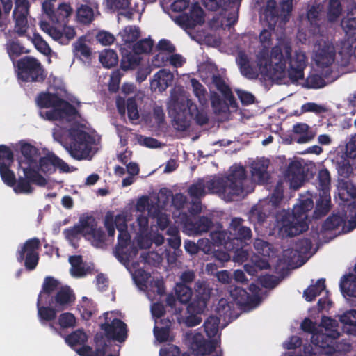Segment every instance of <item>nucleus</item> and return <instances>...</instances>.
Instances as JSON below:
<instances>
[{
    "instance_id": "18",
    "label": "nucleus",
    "mask_w": 356,
    "mask_h": 356,
    "mask_svg": "<svg viewBox=\"0 0 356 356\" xmlns=\"http://www.w3.org/2000/svg\"><path fill=\"white\" fill-rule=\"evenodd\" d=\"M3 6L5 14H8L12 8L11 0H1ZM29 2L26 0H15V8L13 11V17L15 22L16 31L22 35L26 31L27 15L29 14Z\"/></svg>"
},
{
    "instance_id": "57",
    "label": "nucleus",
    "mask_w": 356,
    "mask_h": 356,
    "mask_svg": "<svg viewBox=\"0 0 356 356\" xmlns=\"http://www.w3.org/2000/svg\"><path fill=\"white\" fill-rule=\"evenodd\" d=\"M76 15L80 22L89 24L93 20L95 13L88 6L82 5L77 9Z\"/></svg>"
},
{
    "instance_id": "56",
    "label": "nucleus",
    "mask_w": 356,
    "mask_h": 356,
    "mask_svg": "<svg viewBox=\"0 0 356 356\" xmlns=\"http://www.w3.org/2000/svg\"><path fill=\"white\" fill-rule=\"evenodd\" d=\"M69 262L71 264L70 273L72 276L79 277L86 274V270L83 266L81 257H70Z\"/></svg>"
},
{
    "instance_id": "47",
    "label": "nucleus",
    "mask_w": 356,
    "mask_h": 356,
    "mask_svg": "<svg viewBox=\"0 0 356 356\" xmlns=\"http://www.w3.org/2000/svg\"><path fill=\"white\" fill-rule=\"evenodd\" d=\"M325 280L324 278L319 279L315 284L310 285L304 291L303 296L308 302L313 301L316 297L319 296L321 293L325 289Z\"/></svg>"
},
{
    "instance_id": "16",
    "label": "nucleus",
    "mask_w": 356,
    "mask_h": 356,
    "mask_svg": "<svg viewBox=\"0 0 356 356\" xmlns=\"http://www.w3.org/2000/svg\"><path fill=\"white\" fill-rule=\"evenodd\" d=\"M243 220L240 218L232 220L229 232L224 229V249H233V245L248 244L247 241L252 238V231L250 227L242 225Z\"/></svg>"
},
{
    "instance_id": "64",
    "label": "nucleus",
    "mask_w": 356,
    "mask_h": 356,
    "mask_svg": "<svg viewBox=\"0 0 356 356\" xmlns=\"http://www.w3.org/2000/svg\"><path fill=\"white\" fill-rule=\"evenodd\" d=\"M58 323L63 328L73 327L76 325V319L73 314L65 312L60 315Z\"/></svg>"
},
{
    "instance_id": "34",
    "label": "nucleus",
    "mask_w": 356,
    "mask_h": 356,
    "mask_svg": "<svg viewBox=\"0 0 356 356\" xmlns=\"http://www.w3.org/2000/svg\"><path fill=\"white\" fill-rule=\"evenodd\" d=\"M284 176L285 179L294 184H301L305 179L301 163L297 161H291L286 169Z\"/></svg>"
},
{
    "instance_id": "52",
    "label": "nucleus",
    "mask_w": 356,
    "mask_h": 356,
    "mask_svg": "<svg viewBox=\"0 0 356 356\" xmlns=\"http://www.w3.org/2000/svg\"><path fill=\"white\" fill-rule=\"evenodd\" d=\"M330 174L327 169L319 170L317 176L318 186L317 188L319 193H330Z\"/></svg>"
},
{
    "instance_id": "8",
    "label": "nucleus",
    "mask_w": 356,
    "mask_h": 356,
    "mask_svg": "<svg viewBox=\"0 0 356 356\" xmlns=\"http://www.w3.org/2000/svg\"><path fill=\"white\" fill-rule=\"evenodd\" d=\"M220 318L215 316H210L204 322V330L208 337L211 339L210 341H206L200 333L186 334L191 349L196 356H207L215 350L216 342L220 337Z\"/></svg>"
},
{
    "instance_id": "46",
    "label": "nucleus",
    "mask_w": 356,
    "mask_h": 356,
    "mask_svg": "<svg viewBox=\"0 0 356 356\" xmlns=\"http://www.w3.org/2000/svg\"><path fill=\"white\" fill-rule=\"evenodd\" d=\"M342 292L350 297L356 296V277L352 274L343 275L340 280Z\"/></svg>"
},
{
    "instance_id": "21",
    "label": "nucleus",
    "mask_w": 356,
    "mask_h": 356,
    "mask_svg": "<svg viewBox=\"0 0 356 356\" xmlns=\"http://www.w3.org/2000/svg\"><path fill=\"white\" fill-rule=\"evenodd\" d=\"M39 244L38 239H29L17 250V260L19 261L24 260L25 266L28 270H33L38 264Z\"/></svg>"
},
{
    "instance_id": "53",
    "label": "nucleus",
    "mask_w": 356,
    "mask_h": 356,
    "mask_svg": "<svg viewBox=\"0 0 356 356\" xmlns=\"http://www.w3.org/2000/svg\"><path fill=\"white\" fill-rule=\"evenodd\" d=\"M248 244H241L233 245V249L226 250L227 252H232V259L234 262L242 264L247 261L249 257V252L245 247Z\"/></svg>"
},
{
    "instance_id": "36",
    "label": "nucleus",
    "mask_w": 356,
    "mask_h": 356,
    "mask_svg": "<svg viewBox=\"0 0 356 356\" xmlns=\"http://www.w3.org/2000/svg\"><path fill=\"white\" fill-rule=\"evenodd\" d=\"M236 63L243 76L248 79H257L258 77L257 69L250 65L248 56L244 52H239L236 58Z\"/></svg>"
},
{
    "instance_id": "24",
    "label": "nucleus",
    "mask_w": 356,
    "mask_h": 356,
    "mask_svg": "<svg viewBox=\"0 0 356 356\" xmlns=\"http://www.w3.org/2000/svg\"><path fill=\"white\" fill-rule=\"evenodd\" d=\"M222 187V181L220 177H213L207 181L199 180L188 188V193L195 198L204 196L207 192L218 193Z\"/></svg>"
},
{
    "instance_id": "27",
    "label": "nucleus",
    "mask_w": 356,
    "mask_h": 356,
    "mask_svg": "<svg viewBox=\"0 0 356 356\" xmlns=\"http://www.w3.org/2000/svg\"><path fill=\"white\" fill-rule=\"evenodd\" d=\"M50 305H54L57 311H62L70 307L75 300V296L70 287L61 286L54 298H49Z\"/></svg>"
},
{
    "instance_id": "10",
    "label": "nucleus",
    "mask_w": 356,
    "mask_h": 356,
    "mask_svg": "<svg viewBox=\"0 0 356 356\" xmlns=\"http://www.w3.org/2000/svg\"><path fill=\"white\" fill-rule=\"evenodd\" d=\"M228 295L224 298V320L225 315L229 316L232 320L238 316L236 309H241L246 307H251L257 304L259 300L258 296H252L245 289L234 285L229 286Z\"/></svg>"
},
{
    "instance_id": "23",
    "label": "nucleus",
    "mask_w": 356,
    "mask_h": 356,
    "mask_svg": "<svg viewBox=\"0 0 356 356\" xmlns=\"http://www.w3.org/2000/svg\"><path fill=\"white\" fill-rule=\"evenodd\" d=\"M40 27L54 40L62 44H67L70 40L74 38L76 34L74 28L72 26L64 25L60 30L43 20L40 21Z\"/></svg>"
},
{
    "instance_id": "33",
    "label": "nucleus",
    "mask_w": 356,
    "mask_h": 356,
    "mask_svg": "<svg viewBox=\"0 0 356 356\" xmlns=\"http://www.w3.org/2000/svg\"><path fill=\"white\" fill-rule=\"evenodd\" d=\"M242 0H224V19H226L229 30L238 20V13Z\"/></svg>"
},
{
    "instance_id": "13",
    "label": "nucleus",
    "mask_w": 356,
    "mask_h": 356,
    "mask_svg": "<svg viewBox=\"0 0 356 356\" xmlns=\"http://www.w3.org/2000/svg\"><path fill=\"white\" fill-rule=\"evenodd\" d=\"M248 181L247 172L243 166H232L226 179H224V200L232 201L239 196H243Z\"/></svg>"
},
{
    "instance_id": "7",
    "label": "nucleus",
    "mask_w": 356,
    "mask_h": 356,
    "mask_svg": "<svg viewBox=\"0 0 356 356\" xmlns=\"http://www.w3.org/2000/svg\"><path fill=\"white\" fill-rule=\"evenodd\" d=\"M135 209L136 212L140 213L137 215L136 225L133 227L136 232V241L140 249L149 248L152 243L156 245H161L164 241V237L152 230L149 231L148 219L147 216L143 214L146 211L149 215L154 214L157 209L153 205V202L148 196H141L136 201Z\"/></svg>"
},
{
    "instance_id": "37",
    "label": "nucleus",
    "mask_w": 356,
    "mask_h": 356,
    "mask_svg": "<svg viewBox=\"0 0 356 356\" xmlns=\"http://www.w3.org/2000/svg\"><path fill=\"white\" fill-rule=\"evenodd\" d=\"M331 208V197L330 193H319L316 200V207L313 213V218L319 219L325 216Z\"/></svg>"
},
{
    "instance_id": "29",
    "label": "nucleus",
    "mask_w": 356,
    "mask_h": 356,
    "mask_svg": "<svg viewBox=\"0 0 356 356\" xmlns=\"http://www.w3.org/2000/svg\"><path fill=\"white\" fill-rule=\"evenodd\" d=\"M312 245V241L309 238L298 239L294 244V248L284 250L283 257L286 261L290 263L296 256L309 253Z\"/></svg>"
},
{
    "instance_id": "28",
    "label": "nucleus",
    "mask_w": 356,
    "mask_h": 356,
    "mask_svg": "<svg viewBox=\"0 0 356 356\" xmlns=\"http://www.w3.org/2000/svg\"><path fill=\"white\" fill-rule=\"evenodd\" d=\"M210 240L202 238L198 241L200 250L206 254L213 253L216 248H220L222 243V227L218 226L216 230H212L210 234Z\"/></svg>"
},
{
    "instance_id": "17",
    "label": "nucleus",
    "mask_w": 356,
    "mask_h": 356,
    "mask_svg": "<svg viewBox=\"0 0 356 356\" xmlns=\"http://www.w3.org/2000/svg\"><path fill=\"white\" fill-rule=\"evenodd\" d=\"M18 79L23 81H40L44 78V71L35 58L26 56L17 63Z\"/></svg>"
},
{
    "instance_id": "9",
    "label": "nucleus",
    "mask_w": 356,
    "mask_h": 356,
    "mask_svg": "<svg viewBox=\"0 0 356 356\" xmlns=\"http://www.w3.org/2000/svg\"><path fill=\"white\" fill-rule=\"evenodd\" d=\"M65 238L70 244L76 247L79 234H82L93 246L102 247L105 242V236L92 217L81 218L79 225L64 232Z\"/></svg>"
},
{
    "instance_id": "4",
    "label": "nucleus",
    "mask_w": 356,
    "mask_h": 356,
    "mask_svg": "<svg viewBox=\"0 0 356 356\" xmlns=\"http://www.w3.org/2000/svg\"><path fill=\"white\" fill-rule=\"evenodd\" d=\"M19 145L22 157L19 160V178L14 186V191L17 194H29L33 191L31 184L44 186L47 179L35 171L40 156L38 149L26 142H20Z\"/></svg>"
},
{
    "instance_id": "25",
    "label": "nucleus",
    "mask_w": 356,
    "mask_h": 356,
    "mask_svg": "<svg viewBox=\"0 0 356 356\" xmlns=\"http://www.w3.org/2000/svg\"><path fill=\"white\" fill-rule=\"evenodd\" d=\"M173 20L184 29L193 27L204 22V11L198 3H193L188 15H179L173 18Z\"/></svg>"
},
{
    "instance_id": "32",
    "label": "nucleus",
    "mask_w": 356,
    "mask_h": 356,
    "mask_svg": "<svg viewBox=\"0 0 356 356\" xmlns=\"http://www.w3.org/2000/svg\"><path fill=\"white\" fill-rule=\"evenodd\" d=\"M269 166V160L266 159H257L251 164V173L252 178L259 184L268 181L270 175L267 171Z\"/></svg>"
},
{
    "instance_id": "2",
    "label": "nucleus",
    "mask_w": 356,
    "mask_h": 356,
    "mask_svg": "<svg viewBox=\"0 0 356 356\" xmlns=\"http://www.w3.org/2000/svg\"><path fill=\"white\" fill-rule=\"evenodd\" d=\"M307 59L302 52L296 51L292 56V47L289 42L280 41L272 47L263 46L257 55V65L260 74L269 80L283 83L286 78V63L289 64L287 74L292 83L304 79V70Z\"/></svg>"
},
{
    "instance_id": "45",
    "label": "nucleus",
    "mask_w": 356,
    "mask_h": 356,
    "mask_svg": "<svg viewBox=\"0 0 356 356\" xmlns=\"http://www.w3.org/2000/svg\"><path fill=\"white\" fill-rule=\"evenodd\" d=\"M346 222V213H332L323 223L321 230L332 231L342 226Z\"/></svg>"
},
{
    "instance_id": "26",
    "label": "nucleus",
    "mask_w": 356,
    "mask_h": 356,
    "mask_svg": "<svg viewBox=\"0 0 356 356\" xmlns=\"http://www.w3.org/2000/svg\"><path fill=\"white\" fill-rule=\"evenodd\" d=\"M335 59V49L332 44L324 42L323 44H318L315 52L314 60L318 66L325 67L331 65Z\"/></svg>"
},
{
    "instance_id": "5",
    "label": "nucleus",
    "mask_w": 356,
    "mask_h": 356,
    "mask_svg": "<svg viewBox=\"0 0 356 356\" xmlns=\"http://www.w3.org/2000/svg\"><path fill=\"white\" fill-rule=\"evenodd\" d=\"M136 254L134 257V261L138 262L136 267L133 271H129L138 288L147 293V298L152 300L156 299V296H160L165 292L163 280L162 279L154 278L149 273L144 271L143 266L145 264L152 266L159 265L163 258L161 255L155 252H149L145 256L143 252L138 254V250L136 248Z\"/></svg>"
},
{
    "instance_id": "20",
    "label": "nucleus",
    "mask_w": 356,
    "mask_h": 356,
    "mask_svg": "<svg viewBox=\"0 0 356 356\" xmlns=\"http://www.w3.org/2000/svg\"><path fill=\"white\" fill-rule=\"evenodd\" d=\"M56 168L63 172H70L74 170L73 167H70L54 153L49 152L44 156H40L38 167H35V171L39 175H40V172L44 174H51Z\"/></svg>"
},
{
    "instance_id": "40",
    "label": "nucleus",
    "mask_w": 356,
    "mask_h": 356,
    "mask_svg": "<svg viewBox=\"0 0 356 356\" xmlns=\"http://www.w3.org/2000/svg\"><path fill=\"white\" fill-rule=\"evenodd\" d=\"M145 97V93L142 91H138L134 97L128 98L127 100L121 97H118L116 99V105L119 111H137V104L136 99H140Z\"/></svg>"
},
{
    "instance_id": "1",
    "label": "nucleus",
    "mask_w": 356,
    "mask_h": 356,
    "mask_svg": "<svg viewBox=\"0 0 356 356\" xmlns=\"http://www.w3.org/2000/svg\"><path fill=\"white\" fill-rule=\"evenodd\" d=\"M53 122V137L77 161L91 160L100 147V138L79 113H40Z\"/></svg>"
},
{
    "instance_id": "59",
    "label": "nucleus",
    "mask_w": 356,
    "mask_h": 356,
    "mask_svg": "<svg viewBox=\"0 0 356 356\" xmlns=\"http://www.w3.org/2000/svg\"><path fill=\"white\" fill-rule=\"evenodd\" d=\"M339 320L342 323L352 326L350 332L356 336V309L344 312L340 316Z\"/></svg>"
},
{
    "instance_id": "55",
    "label": "nucleus",
    "mask_w": 356,
    "mask_h": 356,
    "mask_svg": "<svg viewBox=\"0 0 356 356\" xmlns=\"http://www.w3.org/2000/svg\"><path fill=\"white\" fill-rule=\"evenodd\" d=\"M342 12V6L339 0H330L327 8V19L330 22L337 20Z\"/></svg>"
},
{
    "instance_id": "54",
    "label": "nucleus",
    "mask_w": 356,
    "mask_h": 356,
    "mask_svg": "<svg viewBox=\"0 0 356 356\" xmlns=\"http://www.w3.org/2000/svg\"><path fill=\"white\" fill-rule=\"evenodd\" d=\"M38 51L48 56L51 53V49L47 42L37 33H33L32 36L29 37Z\"/></svg>"
},
{
    "instance_id": "51",
    "label": "nucleus",
    "mask_w": 356,
    "mask_h": 356,
    "mask_svg": "<svg viewBox=\"0 0 356 356\" xmlns=\"http://www.w3.org/2000/svg\"><path fill=\"white\" fill-rule=\"evenodd\" d=\"M99 60L104 67L110 68L118 63V57L115 51L104 49L99 53Z\"/></svg>"
},
{
    "instance_id": "14",
    "label": "nucleus",
    "mask_w": 356,
    "mask_h": 356,
    "mask_svg": "<svg viewBox=\"0 0 356 356\" xmlns=\"http://www.w3.org/2000/svg\"><path fill=\"white\" fill-rule=\"evenodd\" d=\"M195 289L198 293V300L193 301L187 307L188 316L184 323L188 327H193L200 324L202 318L199 316L202 314L207 307V300L209 297V290L202 282H196Z\"/></svg>"
},
{
    "instance_id": "44",
    "label": "nucleus",
    "mask_w": 356,
    "mask_h": 356,
    "mask_svg": "<svg viewBox=\"0 0 356 356\" xmlns=\"http://www.w3.org/2000/svg\"><path fill=\"white\" fill-rule=\"evenodd\" d=\"M348 18L341 21V26L349 35L356 34V5L348 6Z\"/></svg>"
},
{
    "instance_id": "38",
    "label": "nucleus",
    "mask_w": 356,
    "mask_h": 356,
    "mask_svg": "<svg viewBox=\"0 0 356 356\" xmlns=\"http://www.w3.org/2000/svg\"><path fill=\"white\" fill-rule=\"evenodd\" d=\"M122 60L121 68L123 70H130L135 69L139 65L141 57L136 53L129 52L126 47H122Z\"/></svg>"
},
{
    "instance_id": "42",
    "label": "nucleus",
    "mask_w": 356,
    "mask_h": 356,
    "mask_svg": "<svg viewBox=\"0 0 356 356\" xmlns=\"http://www.w3.org/2000/svg\"><path fill=\"white\" fill-rule=\"evenodd\" d=\"M171 323L169 320L163 322V320H155L154 334L157 341L164 342L171 340L169 334V327Z\"/></svg>"
},
{
    "instance_id": "43",
    "label": "nucleus",
    "mask_w": 356,
    "mask_h": 356,
    "mask_svg": "<svg viewBox=\"0 0 356 356\" xmlns=\"http://www.w3.org/2000/svg\"><path fill=\"white\" fill-rule=\"evenodd\" d=\"M131 0H106V5L111 10H120V15L128 19H131L134 15L133 10H127Z\"/></svg>"
},
{
    "instance_id": "58",
    "label": "nucleus",
    "mask_w": 356,
    "mask_h": 356,
    "mask_svg": "<svg viewBox=\"0 0 356 356\" xmlns=\"http://www.w3.org/2000/svg\"><path fill=\"white\" fill-rule=\"evenodd\" d=\"M177 300L183 304L187 303L192 296V291L186 285L177 284L175 288Z\"/></svg>"
},
{
    "instance_id": "22",
    "label": "nucleus",
    "mask_w": 356,
    "mask_h": 356,
    "mask_svg": "<svg viewBox=\"0 0 356 356\" xmlns=\"http://www.w3.org/2000/svg\"><path fill=\"white\" fill-rule=\"evenodd\" d=\"M13 162V154L10 149L4 145H0V175L3 181L8 186H16L17 181L14 172L10 170Z\"/></svg>"
},
{
    "instance_id": "12",
    "label": "nucleus",
    "mask_w": 356,
    "mask_h": 356,
    "mask_svg": "<svg viewBox=\"0 0 356 356\" xmlns=\"http://www.w3.org/2000/svg\"><path fill=\"white\" fill-rule=\"evenodd\" d=\"M65 93L63 88H58L54 91L50 87L47 92L40 93L35 98V103L40 108H54L56 111H77L81 108V103L78 101H72V103L65 102L61 97Z\"/></svg>"
},
{
    "instance_id": "49",
    "label": "nucleus",
    "mask_w": 356,
    "mask_h": 356,
    "mask_svg": "<svg viewBox=\"0 0 356 356\" xmlns=\"http://www.w3.org/2000/svg\"><path fill=\"white\" fill-rule=\"evenodd\" d=\"M192 113H172V125L179 131L186 130L190 125Z\"/></svg>"
},
{
    "instance_id": "61",
    "label": "nucleus",
    "mask_w": 356,
    "mask_h": 356,
    "mask_svg": "<svg viewBox=\"0 0 356 356\" xmlns=\"http://www.w3.org/2000/svg\"><path fill=\"white\" fill-rule=\"evenodd\" d=\"M229 107L237 108L238 104L231 88L224 83V111H230Z\"/></svg>"
},
{
    "instance_id": "41",
    "label": "nucleus",
    "mask_w": 356,
    "mask_h": 356,
    "mask_svg": "<svg viewBox=\"0 0 356 356\" xmlns=\"http://www.w3.org/2000/svg\"><path fill=\"white\" fill-rule=\"evenodd\" d=\"M293 132L298 136L297 143L303 144L312 140L314 135L305 123H297L293 127Z\"/></svg>"
},
{
    "instance_id": "3",
    "label": "nucleus",
    "mask_w": 356,
    "mask_h": 356,
    "mask_svg": "<svg viewBox=\"0 0 356 356\" xmlns=\"http://www.w3.org/2000/svg\"><path fill=\"white\" fill-rule=\"evenodd\" d=\"M131 219V214L129 211H123L116 216L108 213L104 219V225L108 236L115 235V226L118 230V243L115 250V256L122 264L128 271H133L138 262L134 261L136 254V238L134 241H130V235L127 232V223ZM138 247L139 245H137Z\"/></svg>"
},
{
    "instance_id": "30",
    "label": "nucleus",
    "mask_w": 356,
    "mask_h": 356,
    "mask_svg": "<svg viewBox=\"0 0 356 356\" xmlns=\"http://www.w3.org/2000/svg\"><path fill=\"white\" fill-rule=\"evenodd\" d=\"M44 293H40L38 302V315L41 323L44 324L46 322L51 321L55 319L57 311L54 305H50L49 299L46 300L44 298Z\"/></svg>"
},
{
    "instance_id": "50",
    "label": "nucleus",
    "mask_w": 356,
    "mask_h": 356,
    "mask_svg": "<svg viewBox=\"0 0 356 356\" xmlns=\"http://www.w3.org/2000/svg\"><path fill=\"white\" fill-rule=\"evenodd\" d=\"M78 309L82 318L88 320L95 312V305L92 300L83 296L78 305Z\"/></svg>"
},
{
    "instance_id": "15",
    "label": "nucleus",
    "mask_w": 356,
    "mask_h": 356,
    "mask_svg": "<svg viewBox=\"0 0 356 356\" xmlns=\"http://www.w3.org/2000/svg\"><path fill=\"white\" fill-rule=\"evenodd\" d=\"M340 336L339 332L332 334L317 332L311 337L312 346L305 347L304 351L310 356L316 355H330L335 352L334 341Z\"/></svg>"
},
{
    "instance_id": "19",
    "label": "nucleus",
    "mask_w": 356,
    "mask_h": 356,
    "mask_svg": "<svg viewBox=\"0 0 356 356\" xmlns=\"http://www.w3.org/2000/svg\"><path fill=\"white\" fill-rule=\"evenodd\" d=\"M118 313L108 312L104 313L106 322L102 325V328L105 330L108 338L123 342L127 337L126 325L116 318Z\"/></svg>"
},
{
    "instance_id": "35",
    "label": "nucleus",
    "mask_w": 356,
    "mask_h": 356,
    "mask_svg": "<svg viewBox=\"0 0 356 356\" xmlns=\"http://www.w3.org/2000/svg\"><path fill=\"white\" fill-rule=\"evenodd\" d=\"M211 226V221L207 217H201L197 222L193 223L186 220L184 222V232L188 235H197L207 232Z\"/></svg>"
},
{
    "instance_id": "31",
    "label": "nucleus",
    "mask_w": 356,
    "mask_h": 356,
    "mask_svg": "<svg viewBox=\"0 0 356 356\" xmlns=\"http://www.w3.org/2000/svg\"><path fill=\"white\" fill-rule=\"evenodd\" d=\"M173 74L168 70L162 69L154 74L150 81V88L152 91L162 92L171 84Z\"/></svg>"
},
{
    "instance_id": "60",
    "label": "nucleus",
    "mask_w": 356,
    "mask_h": 356,
    "mask_svg": "<svg viewBox=\"0 0 356 356\" xmlns=\"http://www.w3.org/2000/svg\"><path fill=\"white\" fill-rule=\"evenodd\" d=\"M73 51L76 56L88 58L91 54L90 47L86 44L84 38H79L73 44Z\"/></svg>"
},
{
    "instance_id": "11",
    "label": "nucleus",
    "mask_w": 356,
    "mask_h": 356,
    "mask_svg": "<svg viewBox=\"0 0 356 356\" xmlns=\"http://www.w3.org/2000/svg\"><path fill=\"white\" fill-rule=\"evenodd\" d=\"M65 342L80 356H118L117 353H111L110 347L104 341H97L95 353L86 345L87 334L81 330H77L65 337Z\"/></svg>"
},
{
    "instance_id": "6",
    "label": "nucleus",
    "mask_w": 356,
    "mask_h": 356,
    "mask_svg": "<svg viewBox=\"0 0 356 356\" xmlns=\"http://www.w3.org/2000/svg\"><path fill=\"white\" fill-rule=\"evenodd\" d=\"M314 208L312 195H301L299 202L293 207L292 213L283 210L277 214L280 233L286 237H293L309 228L308 212Z\"/></svg>"
},
{
    "instance_id": "62",
    "label": "nucleus",
    "mask_w": 356,
    "mask_h": 356,
    "mask_svg": "<svg viewBox=\"0 0 356 356\" xmlns=\"http://www.w3.org/2000/svg\"><path fill=\"white\" fill-rule=\"evenodd\" d=\"M7 52L12 60L26 52L25 49L17 40H10L6 44Z\"/></svg>"
},
{
    "instance_id": "48",
    "label": "nucleus",
    "mask_w": 356,
    "mask_h": 356,
    "mask_svg": "<svg viewBox=\"0 0 356 356\" xmlns=\"http://www.w3.org/2000/svg\"><path fill=\"white\" fill-rule=\"evenodd\" d=\"M120 36L124 42V47L131 49L139 37L138 29L136 26H127L120 32Z\"/></svg>"
},
{
    "instance_id": "63",
    "label": "nucleus",
    "mask_w": 356,
    "mask_h": 356,
    "mask_svg": "<svg viewBox=\"0 0 356 356\" xmlns=\"http://www.w3.org/2000/svg\"><path fill=\"white\" fill-rule=\"evenodd\" d=\"M59 282L51 277H47L45 279L44 282L43 284L42 291L40 293H44V298L48 300L50 298L49 295L54 291L56 292L60 289Z\"/></svg>"
},
{
    "instance_id": "39",
    "label": "nucleus",
    "mask_w": 356,
    "mask_h": 356,
    "mask_svg": "<svg viewBox=\"0 0 356 356\" xmlns=\"http://www.w3.org/2000/svg\"><path fill=\"white\" fill-rule=\"evenodd\" d=\"M73 14V8L69 3H60L56 10H53V14L48 16L49 19L55 23H67L68 18Z\"/></svg>"
}]
</instances>
